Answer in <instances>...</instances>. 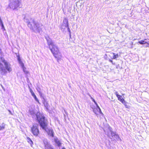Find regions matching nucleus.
Listing matches in <instances>:
<instances>
[{"mask_svg":"<svg viewBox=\"0 0 149 149\" xmlns=\"http://www.w3.org/2000/svg\"><path fill=\"white\" fill-rule=\"evenodd\" d=\"M88 95H89V96L90 97L91 99L92 100V101L94 102L95 104H96V106H98V105L97 102H95V100L91 96V95L89 93L88 94Z\"/></svg>","mask_w":149,"mask_h":149,"instance_id":"16","label":"nucleus"},{"mask_svg":"<svg viewBox=\"0 0 149 149\" xmlns=\"http://www.w3.org/2000/svg\"><path fill=\"white\" fill-rule=\"evenodd\" d=\"M48 149H53L52 147H49Z\"/></svg>","mask_w":149,"mask_h":149,"instance_id":"29","label":"nucleus"},{"mask_svg":"<svg viewBox=\"0 0 149 149\" xmlns=\"http://www.w3.org/2000/svg\"><path fill=\"white\" fill-rule=\"evenodd\" d=\"M30 92L31 93V94L34 93L31 88H30Z\"/></svg>","mask_w":149,"mask_h":149,"instance_id":"24","label":"nucleus"},{"mask_svg":"<svg viewBox=\"0 0 149 149\" xmlns=\"http://www.w3.org/2000/svg\"><path fill=\"white\" fill-rule=\"evenodd\" d=\"M43 104L44 106L46 108V111H48L49 106L48 102L46 101L45 100H44L43 101Z\"/></svg>","mask_w":149,"mask_h":149,"instance_id":"11","label":"nucleus"},{"mask_svg":"<svg viewBox=\"0 0 149 149\" xmlns=\"http://www.w3.org/2000/svg\"><path fill=\"white\" fill-rule=\"evenodd\" d=\"M44 143L45 144V146H46V143H47V141H44Z\"/></svg>","mask_w":149,"mask_h":149,"instance_id":"28","label":"nucleus"},{"mask_svg":"<svg viewBox=\"0 0 149 149\" xmlns=\"http://www.w3.org/2000/svg\"><path fill=\"white\" fill-rule=\"evenodd\" d=\"M46 39L49 49L57 62H59L61 57V54L59 52L58 47L49 37H46Z\"/></svg>","mask_w":149,"mask_h":149,"instance_id":"2","label":"nucleus"},{"mask_svg":"<svg viewBox=\"0 0 149 149\" xmlns=\"http://www.w3.org/2000/svg\"><path fill=\"white\" fill-rule=\"evenodd\" d=\"M125 107L127 108H128V107H127V106L126 105H125Z\"/></svg>","mask_w":149,"mask_h":149,"instance_id":"31","label":"nucleus"},{"mask_svg":"<svg viewBox=\"0 0 149 149\" xmlns=\"http://www.w3.org/2000/svg\"><path fill=\"white\" fill-rule=\"evenodd\" d=\"M111 54L113 57V58H111L112 59H116L119 56L118 54H116L114 53H112Z\"/></svg>","mask_w":149,"mask_h":149,"instance_id":"14","label":"nucleus"},{"mask_svg":"<svg viewBox=\"0 0 149 149\" xmlns=\"http://www.w3.org/2000/svg\"><path fill=\"white\" fill-rule=\"evenodd\" d=\"M63 25L65 27H68V19L66 17H64L63 21Z\"/></svg>","mask_w":149,"mask_h":149,"instance_id":"10","label":"nucleus"},{"mask_svg":"<svg viewBox=\"0 0 149 149\" xmlns=\"http://www.w3.org/2000/svg\"><path fill=\"white\" fill-rule=\"evenodd\" d=\"M26 22L28 27L35 33H40L42 29L41 27L42 26V24L35 21L34 19L31 18L30 21L27 20Z\"/></svg>","mask_w":149,"mask_h":149,"instance_id":"3","label":"nucleus"},{"mask_svg":"<svg viewBox=\"0 0 149 149\" xmlns=\"http://www.w3.org/2000/svg\"><path fill=\"white\" fill-rule=\"evenodd\" d=\"M17 60L18 62H19V61H22L21 59L20 58V57L19 56H17Z\"/></svg>","mask_w":149,"mask_h":149,"instance_id":"23","label":"nucleus"},{"mask_svg":"<svg viewBox=\"0 0 149 149\" xmlns=\"http://www.w3.org/2000/svg\"><path fill=\"white\" fill-rule=\"evenodd\" d=\"M0 25L1 26L2 29H4V27L1 18H0Z\"/></svg>","mask_w":149,"mask_h":149,"instance_id":"18","label":"nucleus"},{"mask_svg":"<svg viewBox=\"0 0 149 149\" xmlns=\"http://www.w3.org/2000/svg\"><path fill=\"white\" fill-rule=\"evenodd\" d=\"M21 0H10L9 6L13 10L17 9L20 5Z\"/></svg>","mask_w":149,"mask_h":149,"instance_id":"6","label":"nucleus"},{"mask_svg":"<svg viewBox=\"0 0 149 149\" xmlns=\"http://www.w3.org/2000/svg\"><path fill=\"white\" fill-rule=\"evenodd\" d=\"M62 149H66L64 147Z\"/></svg>","mask_w":149,"mask_h":149,"instance_id":"32","label":"nucleus"},{"mask_svg":"<svg viewBox=\"0 0 149 149\" xmlns=\"http://www.w3.org/2000/svg\"><path fill=\"white\" fill-rule=\"evenodd\" d=\"M8 111H9V113H10L11 114V111H10V110H8Z\"/></svg>","mask_w":149,"mask_h":149,"instance_id":"30","label":"nucleus"},{"mask_svg":"<svg viewBox=\"0 0 149 149\" xmlns=\"http://www.w3.org/2000/svg\"><path fill=\"white\" fill-rule=\"evenodd\" d=\"M1 87L2 88V89L5 91V89L4 88V87L2 85H1Z\"/></svg>","mask_w":149,"mask_h":149,"instance_id":"27","label":"nucleus"},{"mask_svg":"<svg viewBox=\"0 0 149 149\" xmlns=\"http://www.w3.org/2000/svg\"><path fill=\"white\" fill-rule=\"evenodd\" d=\"M31 95L32 96L34 97V99L35 100L36 102H38V103H40L39 102V101L38 100L36 96L35 95V94L34 93H32Z\"/></svg>","mask_w":149,"mask_h":149,"instance_id":"15","label":"nucleus"},{"mask_svg":"<svg viewBox=\"0 0 149 149\" xmlns=\"http://www.w3.org/2000/svg\"><path fill=\"white\" fill-rule=\"evenodd\" d=\"M96 107L97 108H92L93 112L96 115L97 114V113H99L101 114H103L101 110L98 105V106Z\"/></svg>","mask_w":149,"mask_h":149,"instance_id":"8","label":"nucleus"},{"mask_svg":"<svg viewBox=\"0 0 149 149\" xmlns=\"http://www.w3.org/2000/svg\"><path fill=\"white\" fill-rule=\"evenodd\" d=\"M67 27V29H68V32L69 33L70 36H71V34H71V32H70V29L69 28L68 26V27Z\"/></svg>","mask_w":149,"mask_h":149,"instance_id":"22","label":"nucleus"},{"mask_svg":"<svg viewBox=\"0 0 149 149\" xmlns=\"http://www.w3.org/2000/svg\"><path fill=\"white\" fill-rule=\"evenodd\" d=\"M109 62H110L111 63H112V64L113 65L114 64V63H113V61H112V60H111V59H109Z\"/></svg>","mask_w":149,"mask_h":149,"instance_id":"25","label":"nucleus"},{"mask_svg":"<svg viewBox=\"0 0 149 149\" xmlns=\"http://www.w3.org/2000/svg\"><path fill=\"white\" fill-rule=\"evenodd\" d=\"M54 140L57 145L59 147L61 146V141L58 139L56 137L54 138Z\"/></svg>","mask_w":149,"mask_h":149,"instance_id":"9","label":"nucleus"},{"mask_svg":"<svg viewBox=\"0 0 149 149\" xmlns=\"http://www.w3.org/2000/svg\"><path fill=\"white\" fill-rule=\"evenodd\" d=\"M38 125L36 124H34L32 127L31 128V132L33 135L37 136H38L39 134V131L38 129Z\"/></svg>","mask_w":149,"mask_h":149,"instance_id":"7","label":"nucleus"},{"mask_svg":"<svg viewBox=\"0 0 149 149\" xmlns=\"http://www.w3.org/2000/svg\"><path fill=\"white\" fill-rule=\"evenodd\" d=\"M1 62L4 65L5 67L3 65L0 61V72L2 75H5L7 73V71L10 72L12 70L10 64L3 57L0 58Z\"/></svg>","mask_w":149,"mask_h":149,"instance_id":"4","label":"nucleus"},{"mask_svg":"<svg viewBox=\"0 0 149 149\" xmlns=\"http://www.w3.org/2000/svg\"><path fill=\"white\" fill-rule=\"evenodd\" d=\"M6 124L4 123H2L0 125V131L3 130L5 128Z\"/></svg>","mask_w":149,"mask_h":149,"instance_id":"13","label":"nucleus"},{"mask_svg":"<svg viewBox=\"0 0 149 149\" xmlns=\"http://www.w3.org/2000/svg\"><path fill=\"white\" fill-rule=\"evenodd\" d=\"M19 64L20 65V66L21 67H24V64L22 61H19V62H18Z\"/></svg>","mask_w":149,"mask_h":149,"instance_id":"21","label":"nucleus"},{"mask_svg":"<svg viewBox=\"0 0 149 149\" xmlns=\"http://www.w3.org/2000/svg\"><path fill=\"white\" fill-rule=\"evenodd\" d=\"M36 115L37 119L42 129L48 132L49 135L52 137L54 136V132L52 130H49L47 128L48 122L45 117L39 112H37Z\"/></svg>","mask_w":149,"mask_h":149,"instance_id":"1","label":"nucleus"},{"mask_svg":"<svg viewBox=\"0 0 149 149\" xmlns=\"http://www.w3.org/2000/svg\"><path fill=\"white\" fill-rule=\"evenodd\" d=\"M23 70L25 74H27L28 73V72L26 70V68L24 66V67H22Z\"/></svg>","mask_w":149,"mask_h":149,"instance_id":"20","label":"nucleus"},{"mask_svg":"<svg viewBox=\"0 0 149 149\" xmlns=\"http://www.w3.org/2000/svg\"><path fill=\"white\" fill-rule=\"evenodd\" d=\"M108 130L109 132H107L104 129V130L105 134H106L110 139H113V140L115 141H121V139L119 135L115 132L112 131L111 128L110 127H109Z\"/></svg>","mask_w":149,"mask_h":149,"instance_id":"5","label":"nucleus"},{"mask_svg":"<svg viewBox=\"0 0 149 149\" xmlns=\"http://www.w3.org/2000/svg\"><path fill=\"white\" fill-rule=\"evenodd\" d=\"M115 94L116 95V96L117 97V95H119L118 94V92L117 91H116L115 93Z\"/></svg>","mask_w":149,"mask_h":149,"instance_id":"26","label":"nucleus"},{"mask_svg":"<svg viewBox=\"0 0 149 149\" xmlns=\"http://www.w3.org/2000/svg\"><path fill=\"white\" fill-rule=\"evenodd\" d=\"M138 43L141 44H143L147 43V42L145 40H141L138 42Z\"/></svg>","mask_w":149,"mask_h":149,"instance_id":"19","label":"nucleus"},{"mask_svg":"<svg viewBox=\"0 0 149 149\" xmlns=\"http://www.w3.org/2000/svg\"><path fill=\"white\" fill-rule=\"evenodd\" d=\"M27 139L28 142L32 146V145L33 144V141L29 137H27Z\"/></svg>","mask_w":149,"mask_h":149,"instance_id":"17","label":"nucleus"},{"mask_svg":"<svg viewBox=\"0 0 149 149\" xmlns=\"http://www.w3.org/2000/svg\"><path fill=\"white\" fill-rule=\"evenodd\" d=\"M117 97L118 98V100L120 101L123 103H124L125 102L124 99L122 98L121 95H117Z\"/></svg>","mask_w":149,"mask_h":149,"instance_id":"12","label":"nucleus"}]
</instances>
